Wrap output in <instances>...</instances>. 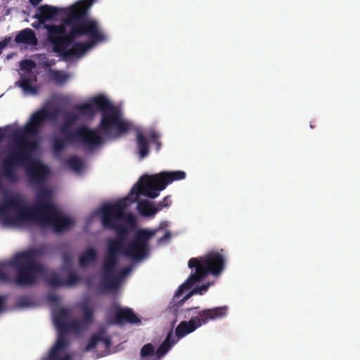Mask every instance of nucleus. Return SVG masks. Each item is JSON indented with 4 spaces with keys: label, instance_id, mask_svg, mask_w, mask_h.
I'll list each match as a JSON object with an SVG mask.
<instances>
[{
    "label": "nucleus",
    "instance_id": "20",
    "mask_svg": "<svg viewBox=\"0 0 360 360\" xmlns=\"http://www.w3.org/2000/svg\"><path fill=\"white\" fill-rule=\"evenodd\" d=\"M176 340L173 336L172 331L168 333L164 342L156 350V356L160 359L164 356L170 348L176 343Z\"/></svg>",
    "mask_w": 360,
    "mask_h": 360
},
{
    "label": "nucleus",
    "instance_id": "19",
    "mask_svg": "<svg viewBox=\"0 0 360 360\" xmlns=\"http://www.w3.org/2000/svg\"><path fill=\"white\" fill-rule=\"evenodd\" d=\"M136 142L140 158H145L149 154V143L146 137L141 131L136 134Z\"/></svg>",
    "mask_w": 360,
    "mask_h": 360
},
{
    "label": "nucleus",
    "instance_id": "18",
    "mask_svg": "<svg viewBox=\"0 0 360 360\" xmlns=\"http://www.w3.org/2000/svg\"><path fill=\"white\" fill-rule=\"evenodd\" d=\"M15 41L18 44L23 43L29 45H35L37 43L34 32L30 28L20 31L15 37Z\"/></svg>",
    "mask_w": 360,
    "mask_h": 360
},
{
    "label": "nucleus",
    "instance_id": "10",
    "mask_svg": "<svg viewBox=\"0 0 360 360\" xmlns=\"http://www.w3.org/2000/svg\"><path fill=\"white\" fill-rule=\"evenodd\" d=\"M155 233L156 230L138 229L127 245L125 247L122 245V254L134 262L145 259L149 255L150 240Z\"/></svg>",
    "mask_w": 360,
    "mask_h": 360
},
{
    "label": "nucleus",
    "instance_id": "42",
    "mask_svg": "<svg viewBox=\"0 0 360 360\" xmlns=\"http://www.w3.org/2000/svg\"><path fill=\"white\" fill-rule=\"evenodd\" d=\"M131 266H125V267H124V268L122 269V271H121V275H122V276H124L127 275L128 274H129V273H130V271H131Z\"/></svg>",
    "mask_w": 360,
    "mask_h": 360
},
{
    "label": "nucleus",
    "instance_id": "49",
    "mask_svg": "<svg viewBox=\"0 0 360 360\" xmlns=\"http://www.w3.org/2000/svg\"><path fill=\"white\" fill-rule=\"evenodd\" d=\"M32 26H33L34 28H37V27H38L37 24H35V23H33Z\"/></svg>",
    "mask_w": 360,
    "mask_h": 360
},
{
    "label": "nucleus",
    "instance_id": "13",
    "mask_svg": "<svg viewBox=\"0 0 360 360\" xmlns=\"http://www.w3.org/2000/svg\"><path fill=\"white\" fill-rule=\"evenodd\" d=\"M113 308L115 313L110 316L108 323L115 325H123L125 323H140L141 320L136 314L130 308H122L119 305L115 304Z\"/></svg>",
    "mask_w": 360,
    "mask_h": 360
},
{
    "label": "nucleus",
    "instance_id": "28",
    "mask_svg": "<svg viewBox=\"0 0 360 360\" xmlns=\"http://www.w3.org/2000/svg\"><path fill=\"white\" fill-rule=\"evenodd\" d=\"M82 309V323L88 328L94 321V314L92 309L86 304H83Z\"/></svg>",
    "mask_w": 360,
    "mask_h": 360
},
{
    "label": "nucleus",
    "instance_id": "48",
    "mask_svg": "<svg viewBox=\"0 0 360 360\" xmlns=\"http://www.w3.org/2000/svg\"><path fill=\"white\" fill-rule=\"evenodd\" d=\"M49 300L51 302H56L58 300V297L56 295H51L49 297Z\"/></svg>",
    "mask_w": 360,
    "mask_h": 360
},
{
    "label": "nucleus",
    "instance_id": "11",
    "mask_svg": "<svg viewBox=\"0 0 360 360\" xmlns=\"http://www.w3.org/2000/svg\"><path fill=\"white\" fill-rule=\"evenodd\" d=\"M131 129V124L122 119L117 107L111 108L108 112L101 115L100 122L95 129L103 132L107 137L116 139L125 135Z\"/></svg>",
    "mask_w": 360,
    "mask_h": 360
},
{
    "label": "nucleus",
    "instance_id": "22",
    "mask_svg": "<svg viewBox=\"0 0 360 360\" xmlns=\"http://www.w3.org/2000/svg\"><path fill=\"white\" fill-rule=\"evenodd\" d=\"M137 209L144 217H153L158 212L157 207L147 200L140 201L138 203Z\"/></svg>",
    "mask_w": 360,
    "mask_h": 360
},
{
    "label": "nucleus",
    "instance_id": "21",
    "mask_svg": "<svg viewBox=\"0 0 360 360\" xmlns=\"http://www.w3.org/2000/svg\"><path fill=\"white\" fill-rule=\"evenodd\" d=\"M44 281L52 288L64 287V279L54 271H50L45 275Z\"/></svg>",
    "mask_w": 360,
    "mask_h": 360
},
{
    "label": "nucleus",
    "instance_id": "6",
    "mask_svg": "<svg viewBox=\"0 0 360 360\" xmlns=\"http://www.w3.org/2000/svg\"><path fill=\"white\" fill-rule=\"evenodd\" d=\"M37 250L29 249L15 254L9 261L1 262L0 281L11 282L8 269L12 267L16 271L15 283L17 285L24 287L34 285L39 275L45 271L44 266L37 261Z\"/></svg>",
    "mask_w": 360,
    "mask_h": 360
},
{
    "label": "nucleus",
    "instance_id": "29",
    "mask_svg": "<svg viewBox=\"0 0 360 360\" xmlns=\"http://www.w3.org/2000/svg\"><path fill=\"white\" fill-rule=\"evenodd\" d=\"M49 75L50 78L58 84L65 83L68 78V75L67 74H65L60 70L53 69L49 70Z\"/></svg>",
    "mask_w": 360,
    "mask_h": 360
},
{
    "label": "nucleus",
    "instance_id": "30",
    "mask_svg": "<svg viewBox=\"0 0 360 360\" xmlns=\"http://www.w3.org/2000/svg\"><path fill=\"white\" fill-rule=\"evenodd\" d=\"M104 335V331L101 330L96 333L93 334L86 346L85 351H89L95 348L98 342L101 341L102 336Z\"/></svg>",
    "mask_w": 360,
    "mask_h": 360
},
{
    "label": "nucleus",
    "instance_id": "16",
    "mask_svg": "<svg viewBox=\"0 0 360 360\" xmlns=\"http://www.w3.org/2000/svg\"><path fill=\"white\" fill-rule=\"evenodd\" d=\"M59 8L50 6V5H43L38 8V13H36L34 18L38 20L39 25H46V22L49 20L55 19L58 13Z\"/></svg>",
    "mask_w": 360,
    "mask_h": 360
},
{
    "label": "nucleus",
    "instance_id": "31",
    "mask_svg": "<svg viewBox=\"0 0 360 360\" xmlns=\"http://www.w3.org/2000/svg\"><path fill=\"white\" fill-rule=\"evenodd\" d=\"M71 142H68L66 139L65 138V140L62 139L60 137H56L52 141V148L53 150V152L55 153H59L61 151H63L66 145L68 143H70Z\"/></svg>",
    "mask_w": 360,
    "mask_h": 360
},
{
    "label": "nucleus",
    "instance_id": "41",
    "mask_svg": "<svg viewBox=\"0 0 360 360\" xmlns=\"http://www.w3.org/2000/svg\"><path fill=\"white\" fill-rule=\"evenodd\" d=\"M6 300V296L0 295V312L4 309Z\"/></svg>",
    "mask_w": 360,
    "mask_h": 360
},
{
    "label": "nucleus",
    "instance_id": "38",
    "mask_svg": "<svg viewBox=\"0 0 360 360\" xmlns=\"http://www.w3.org/2000/svg\"><path fill=\"white\" fill-rule=\"evenodd\" d=\"M36 64L31 60H22L20 63V68L23 71L30 72Z\"/></svg>",
    "mask_w": 360,
    "mask_h": 360
},
{
    "label": "nucleus",
    "instance_id": "44",
    "mask_svg": "<svg viewBox=\"0 0 360 360\" xmlns=\"http://www.w3.org/2000/svg\"><path fill=\"white\" fill-rule=\"evenodd\" d=\"M169 238H170V233L169 232H166L164 234V236L159 239V241L162 242V241L169 239Z\"/></svg>",
    "mask_w": 360,
    "mask_h": 360
},
{
    "label": "nucleus",
    "instance_id": "14",
    "mask_svg": "<svg viewBox=\"0 0 360 360\" xmlns=\"http://www.w3.org/2000/svg\"><path fill=\"white\" fill-rule=\"evenodd\" d=\"M69 340L68 338L57 337V340L52 347L46 360H70L71 356L68 353Z\"/></svg>",
    "mask_w": 360,
    "mask_h": 360
},
{
    "label": "nucleus",
    "instance_id": "34",
    "mask_svg": "<svg viewBox=\"0 0 360 360\" xmlns=\"http://www.w3.org/2000/svg\"><path fill=\"white\" fill-rule=\"evenodd\" d=\"M79 281V277L74 272L70 271L68 274V277L64 280V287L71 286Z\"/></svg>",
    "mask_w": 360,
    "mask_h": 360
},
{
    "label": "nucleus",
    "instance_id": "32",
    "mask_svg": "<svg viewBox=\"0 0 360 360\" xmlns=\"http://www.w3.org/2000/svg\"><path fill=\"white\" fill-rule=\"evenodd\" d=\"M15 304L18 308H27L33 306L31 298L27 295L17 297Z\"/></svg>",
    "mask_w": 360,
    "mask_h": 360
},
{
    "label": "nucleus",
    "instance_id": "40",
    "mask_svg": "<svg viewBox=\"0 0 360 360\" xmlns=\"http://www.w3.org/2000/svg\"><path fill=\"white\" fill-rule=\"evenodd\" d=\"M171 204L172 200H170V197L169 195L165 196L162 201L157 203V210L159 212L164 207H168Z\"/></svg>",
    "mask_w": 360,
    "mask_h": 360
},
{
    "label": "nucleus",
    "instance_id": "45",
    "mask_svg": "<svg viewBox=\"0 0 360 360\" xmlns=\"http://www.w3.org/2000/svg\"><path fill=\"white\" fill-rule=\"evenodd\" d=\"M54 64H55V60H51L45 62L44 63V66L46 68H49V67L52 66Z\"/></svg>",
    "mask_w": 360,
    "mask_h": 360
},
{
    "label": "nucleus",
    "instance_id": "2",
    "mask_svg": "<svg viewBox=\"0 0 360 360\" xmlns=\"http://www.w3.org/2000/svg\"><path fill=\"white\" fill-rule=\"evenodd\" d=\"M46 118L43 109L34 112L23 129V135L16 139L15 149L11 150L8 157L2 161V172L4 177L15 181L16 167L27 166V174L30 181L39 184L45 179L48 173L47 168L39 163H32V153L39 148L37 139H27L25 135H38Z\"/></svg>",
    "mask_w": 360,
    "mask_h": 360
},
{
    "label": "nucleus",
    "instance_id": "7",
    "mask_svg": "<svg viewBox=\"0 0 360 360\" xmlns=\"http://www.w3.org/2000/svg\"><path fill=\"white\" fill-rule=\"evenodd\" d=\"M79 120V115L73 112L65 113L64 120L60 126V132L68 142H77L86 151L92 152L103 143V137L97 129H91L82 125L73 131L70 128Z\"/></svg>",
    "mask_w": 360,
    "mask_h": 360
},
{
    "label": "nucleus",
    "instance_id": "43",
    "mask_svg": "<svg viewBox=\"0 0 360 360\" xmlns=\"http://www.w3.org/2000/svg\"><path fill=\"white\" fill-rule=\"evenodd\" d=\"M101 342H103L107 347H109L110 346L111 340L109 338H103V335Z\"/></svg>",
    "mask_w": 360,
    "mask_h": 360
},
{
    "label": "nucleus",
    "instance_id": "37",
    "mask_svg": "<svg viewBox=\"0 0 360 360\" xmlns=\"http://www.w3.org/2000/svg\"><path fill=\"white\" fill-rule=\"evenodd\" d=\"M154 353V347L151 343H148L143 345L141 349L140 354L142 357L150 356Z\"/></svg>",
    "mask_w": 360,
    "mask_h": 360
},
{
    "label": "nucleus",
    "instance_id": "25",
    "mask_svg": "<svg viewBox=\"0 0 360 360\" xmlns=\"http://www.w3.org/2000/svg\"><path fill=\"white\" fill-rule=\"evenodd\" d=\"M66 166L75 172H79L84 168V162L82 159L77 156L73 155L68 158L65 162Z\"/></svg>",
    "mask_w": 360,
    "mask_h": 360
},
{
    "label": "nucleus",
    "instance_id": "12",
    "mask_svg": "<svg viewBox=\"0 0 360 360\" xmlns=\"http://www.w3.org/2000/svg\"><path fill=\"white\" fill-rule=\"evenodd\" d=\"M84 22L85 23H91L94 25L95 34L91 33L84 34L82 36H87L89 39V41L75 42L70 49H67L68 46H65L62 51L57 53L64 58H80L96 44L105 40V34L100 29L99 24L96 20L90 19L88 16L84 18Z\"/></svg>",
    "mask_w": 360,
    "mask_h": 360
},
{
    "label": "nucleus",
    "instance_id": "23",
    "mask_svg": "<svg viewBox=\"0 0 360 360\" xmlns=\"http://www.w3.org/2000/svg\"><path fill=\"white\" fill-rule=\"evenodd\" d=\"M97 259V252L93 248H88L79 257V263L82 267H86Z\"/></svg>",
    "mask_w": 360,
    "mask_h": 360
},
{
    "label": "nucleus",
    "instance_id": "39",
    "mask_svg": "<svg viewBox=\"0 0 360 360\" xmlns=\"http://www.w3.org/2000/svg\"><path fill=\"white\" fill-rule=\"evenodd\" d=\"M72 257L69 254L64 253L63 255V269L65 270L69 269L72 266Z\"/></svg>",
    "mask_w": 360,
    "mask_h": 360
},
{
    "label": "nucleus",
    "instance_id": "33",
    "mask_svg": "<svg viewBox=\"0 0 360 360\" xmlns=\"http://www.w3.org/2000/svg\"><path fill=\"white\" fill-rule=\"evenodd\" d=\"M20 86L26 92L36 94L37 89L32 86L31 79L29 77L22 78L20 81Z\"/></svg>",
    "mask_w": 360,
    "mask_h": 360
},
{
    "label": "nucleus",
    "instance_id": "26",
    "mask_svg": "<svg viewBox=\"0 0 360 360\" xmlns=\"http://www.w3.org/2000/svg\"><path fill=\"white\" fill-rule=\"evenodd\" d=\"M75 109L78 110L80 114L84 116L93 117L96 114L90 101L89 103L75 105Z\"/></svg>",
    "mask_w": 360,
    "mask_h": 360
},
{
    "label": "nucleus",
    "instance_id": "46",
    "mask_svg": "<svg viewBox=\"0 0 360 360\" xmlns=\"http://www.w3.org/2000/svg\"><path fill=\"white\" fill-rule=\"evenodd\" d=\"M42 0H30V3L34 6H37Z\"/></svg>",
    "mask_w": 360,
    "mask_h": 360
},
{
    "label": "nucleus",
    "instance_id": "9",
    "mask_svg": "<svg viewBox=\"0 0 360 360\" xmlns=\"http://www.w3.org/2000/svg\"><path fill=\"white\" fill-rule=\"evenodd\" d=\"M195 311V316L189 321H182L175 330L178 338H182L188 334L195 331L202 325L207 324L210 321L220 319L226 316L228 307H217L211 309H200L199 307L188 309V311Z\"/></svg>",
    "mask_w": 360,
    "mask_h": 360
},
{
    "label": "nucleus",
    "instance_id": "17",
    "mask_svg": "<svg viewBox=\"0 0 360 360\" xmlns=\"http://www.w3.org/2000/svg\"><path fill=\"white\" fill-rule=\"evenodd\" d=\"M90 101L95 112H101V115L107 112V111L108 112L111 108L115 107L104 95L102 94L92 98Z\"/></svg>",
    "mask_w": 360,
    "mask_h": 360
},
{
    "label": "nucleus",
    "instance_id": "24",
    "mask_svg": "<svg viewBox=\"0 0 360 360\" xmlns=\"http://www.w3.org/2000/svg\"><path fill=\"white\" fill-rule=\"evenodd\" d=\"M65 330V337L68 339V335L70 332L75 333L79 334L82 333L84 330L86 329V326L82 323V321L75 319L72 321L69 322V323L66 326Z\"/></svg>",
    "mask_w": 360,
    "mask_h": 360
},
{
    "label": "nucleus",
    "instance_id": "1",
    "mask_svg": "<svg viewBox=\"0 0 360 360\" xmlns=\"http://www.w3.org/2000/svg\"><path fill=\"white\" fill-rule=\"evenodd\" d=\"M51 198L48 188L37 191L34 206L27 205L18 195H6L0 203V221L6 226L36 221L44 226L51 225L56 232L70 228L71 219L60 212Z\"/></svg>",
    "mask_w": 360,
    "mask_h": 360
},
{
    "label": "nucleus",
    "instance_id": "5",
    "mask_svg": "<svg viewBox=\"0 0 360 360\" xmlns=\"http://www.w3.org/2000/svg\"><path fill=\"white\" fill-rule=\"evenodd\" d=\"M221 252L212 250L205 255L200 257H192L188 260V266L194 269L186 281L182 283L171 300L169 308L174 314H176L178 309L193 295H202L210 287V283L195 287L188 292L183 298L180 299L183 293L191 289L196 283L202 281L207 275L219 276L223 271L225 266V258Z\"/></svg>",
    "mask_w": 360,
    "mask_h": 360
},
{
    "label": "nucleus",
    "instance_id": "8",
    "mask_svg": "<svg viewBox=\"0 0 360 360\" xmlns=\"http://www.w3.org/2000/svg\"><path fill=\"white\" fill-rule=\"evenodd\" d=\"M186 174L184 171L162 172L158 174L143 175L136 185L131 189L129 197L136 199L139 194L154 199L159 195V192L164 190L169 184L174 181L182 180Z\"/></svg>",
    "mask_w": 360,
    "mask_h": 360
},
{
    "label": "nucleus",
    "instance_id": "4",
    "mask_svg": "<svg viewBox=\"0 0 360 360\" xmlns=\"http://www.w3.org/2000/svg\"><path fill=\"white\" fill-rule=\"evenodd\" d=\"M93 3L94 0H81L69 7L63 19L64 24L44 25L54 52L62 51L63 47L68 46L84 34H95L94 25L84 22Z\"/></svg>",
    "mask_w": 360,
    "mask_h": 360
},
{
    "label": "nucleus",
    "instance_id": "3",
    "mask_svg": "<svg viewBox=\"0 0 360 360\" xmlns=\"http://www.w3.org/2000/svg\"><path fill=\"white\" fill-rule=\"evenodd\" d=\"M128 198L113 203H105L99 210L102 226L105 229L114 231L115 238L108 240L107 254L103 262V274H114L118 263L117 257L122 254V245L130 232L136 226V219L131 212L125 213Z\"/></svg>",
    "mask_w": 360,
    "mask_h": 360
},
{
    "label": "nucleus",
    "instance_id": "35",
    "mask_svg": "<svg viewBox=\"0 0 360 360\" xmlns=\"http://www.w3.org/2000/svg\"><path fill=\"white\" fill-rule=\"evenodd\" d=\"M46 120L54 121L56 120L60 113V109L55 108L51 110L48 109H43Z\"/></svg>",
    "mask_w": 360,
    "mask_h": 360
},
{
    "label": "nucleus",
    "instance_id": "27",
    "mask_svg": "<svg viewBox=\"0 0 360 360\" xmlns=\"http://www.w3.org/2000/svg\"><path fill=\"white\" fill-rule=\"evenodd\" d=\"M103 283L105 290L116 289L119 285L118 280L114 277V274H103Z\"/></svg>",
    "mask_w": 360,
    "mask_h": 360
},
{
    "label": "nucleus",
    "instance_id": "36",
    "mask_svg": "<svg viewBox=\"0 0 360 360\" xmlns=\"http://www.w3.org/2000/svg\"><path fill=\"white\" fill-rule=\"evenodd\" d=\"M148 138L150 141L155 145L156 150L158 151L160 150L162 146V143L160 141V135L157 132L152 131L148 134Z\"/></svg>",
    "mask_w": 360,
    "mask_h": 360
},
{
    "label": "nucleus",
    "instance_id": "47",
    "mask_svg": "<svg viewBox=\"0 0 360 360\" xmlns=\"http://www.w3.org/2000/svg\"><path fill=\"white\" fill-rule=\"evenodd\" d=\"M4 129L2 128H0V142L4 139L5 134H4Z\"/></svg>",
    "mask_w": 360,
    "mask_h": 360
},
{
    "label": "nucleus",
    "instance_id": "15",
    "mask_svg": "<svg viewBox=\"0 0 360 360\" xmlns=\"http://www.w3.org/2000/svg\"><path fill=\"white\" fill-rule=\"evenodd\" d=\"M70 316V310L63 307H59L53 311V319L54 325L58 330V337L67 338L65 337V330L66 326L69 323L68 321Z\"/></svg>",
    "mask_w": 360,
    "mask_h": 360
}]
</instances>
